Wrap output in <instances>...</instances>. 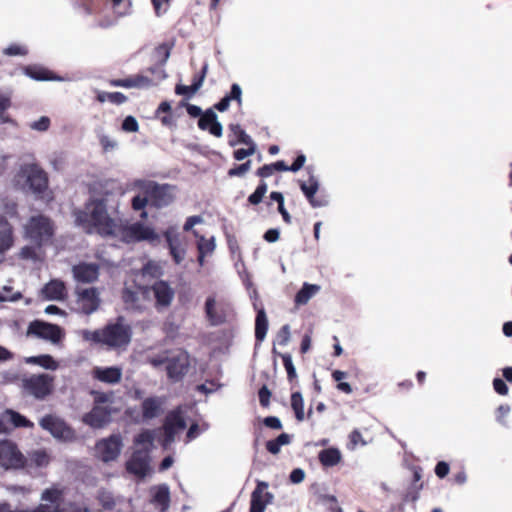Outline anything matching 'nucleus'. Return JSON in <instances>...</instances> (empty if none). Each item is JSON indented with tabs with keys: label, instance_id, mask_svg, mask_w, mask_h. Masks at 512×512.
I'll return each instance as SVG.
<instances>
[{
	"label": "nucleus",
	"instance_id": "f257e3e1",
	"mask_svg": "<svg viewBox=\"0 0 512 512\" xmlns=\"http://www.w3.org/2000/svg\"><path fill=\"white\" fill-rule=\"evenodd\" d=\"M120 192L114 182L97 183L89 201L75 212V221L85 232L120 236L125 242L158 239L155 231L142 223L124 226L119 213Z\"/></svg>",
	"mask_w": 512,
	"mask_h": 512
},
{
	"label": "nucleus",
	"instance_id": "f03ea898",
	"mask_svg": "<svg viewBox=\"0 0 512 512\" xmlns=\"http://www.w3.org/2000/svg\"><path fill=\"white\" fill-rule=\"evenodd\" d=\"M12 185L21 191L30 190L37 197H44L48 189V176L36 164H23L12 179Z\"/></svg>",
	"mask_w": 512,
	"mask_h": 512
},
{
	"label": "nucleus",
	"instance_id": "7ed1b4c3",
	"mask_svg": "<svg viewBox=\"0 0 512 512\" xmlns=\"http://www.w3.org/2000/svg\"><path fill=\"white\" fill-rule=\"evenodd\" d=\"M102 344L110 348L128 346L132 338L131 326L123 317H118L113 323H108L101 329Z\"/></svg>",
	"mask_w": 512,
	"mask_h": 512
},
{
	"label": "nucleus",
	"instance_id": "20e7f679",
	"mask_svg": "<svg viewBox=\"0 0 512 512\" xmlns=\"http://www.w3.org/2000/svg\"><path fill=\"white\" fill-rule=\"evenodd\" d=\"M54 234L51 220L43 215L32 216L24 226L25 238L32 241L39 248L49 242Z\"/></svg>",
	"mask_w": 512,
	"mask_h": 512
},
{
	"label": "nucleus",
	"instance_id": "39448f33",
	"mask_svg": "<svg viewBox=\"0 0 512 512\" xmlns=\"http://www.w3.org/2000/svg\"><path fill=\"white\" fill-rule=\"evenodd\" d=\"M54 380V376L47 373L32 374L22 379V389L36 400H44L53 392Z\"/></svg>",
	"mask_w": 512,
	"mask_h": 512
},
{
	"label": "nucleus",
	"instance_id": "423d86ee",
	"mask_svg": "<svg viewBox=\"0 0 512 512\" xmlns=\"http://www.w3.org/2000/svg\"><path fill=\"white\" fill-rule=\"evenodd\" d=\"M28 459L11 440L0 441V468L19 470L26 467Z\"/></svg>",
	"mask_w": 512,
	"mask_h": 512
},
{
	"label": "nucleus",
	"instance_id": "0eeeda50",
	"mask_svg": "<svg viewBox=\"0 0 512 512\" xmlns=\"http://www.w3.org/2000/svg\"><path fill=\"white\" fill-rule=\"evenodd\" d=\"M27 336H34L57 345L64 338V331L56 324L34 320L28 326Z\"/></svg>",
	"mask_w": 512,
	"mask_h": 512
},
{
	"label": "nucleus",
	"instance_id": "6e6552de",
	"mask_svg": "<svg viewBox=\"0 0 512 512\" xmlns=\"http://www.w3.org/2000/svg\"><path fill=\"white\" fill-rule=\"evenodd\" d=\"M39 425L58 440L68 442L75 438L74 430L58 416L46 415L40 420Z\"/></svg>",
	"mask_w": 512,
	"mask_h": 512
},
{
	"label": "nucleus",
	"instance_id": "1a4fd4ad",
	"mask_svg": "<svg viewBox=\"0 0 512 512\" xmlns=\"http://www.w3.org/2000/svg\"><path fill=\"white\" fill-rule=\"evenodd\" d=\"M186 422L180 410H174L167 414L163 425L164 436L161 445L164 450L170 449L171 445L175 442L176 435L184 430Z\"/></svg>",
	"mask_w": 512,
	"mask_h": 512
},
{
	"label": "nucleus",
	"instance_id": "9d476101",
	"mask_svg": "<svg viewBox=\"0 0 512 512\" xmlns=\"http://www.w3.org/2000/svg\"><path fill=\"white\" fill-rule=\"evenodd\" d=\"M150 462L151 457L147 450H134L126 461V471L135 478L142 480L152 472Z\"/></svg>",
	"mask_w": 512,
	"mask_h": 512
},
{
	"label": "nucleus",
	"instance_id": "9b49d317",
	"mask_svg": "<svg viewBox=\"0 0 512 512\" xmlns=\"http://www.w3.org/2000/svg\"><path fill=\"white\" fill-rule=\"evenodd\" d=\"M123 447V440L120 434H112L96 443L97 456L103 462H111L118 458Z\"/></svg>",
	"mask_w": 512,
	"mask_h": 512
},
{
	"label": "nucleus",
	"instance_id": "f8f14e48",
	"mask_svg": "<svg viewBox=\"0 0 512 512\" xmlns=\"http://www.w3.org/2000/svg\"><path fill=\"white\" fill-rule=\"evenodd\" d=\"M190 362L189 355L185 351H178L167 361V374L173 381H179L188 372Z\"/></svg>",
	"mask_w": 512,
	"mask_h": 512
},
{
	"label": "nucleus",
	"instance_id": "ddd939ff",
	"mask_svg": "<svg viewBox=\"0 0 512 512\" xmlns=\"http://www.w3.org/2000/svg\"><path fill=\"white\" fill-rule=\"evenodd\" d=\"M112 412L111 406H93L91 411L83 415L82 421L93 429H100L110 423Z\"/></svg>",
	"mask_w": 512,
	"mask_h": 512
},
{
	"label": "nucleus",
	"instance_id": "4468645a",
	"mask_svg": "<svg viewBox=\"0 0 512 512\" xmlns=\"http://www.w3.org/2000/svg\"><path fill=\"white\" fill-rule=\"evenodd\" d=\"M269 484L265 481H257V486L251 494L250 512H265L266 506L273 501V494L266 491Z\"/></svg>",
	"mask_w": 512,
	"mask_h": 512
},
{
	"label": "nucleus",
	"instance_id": "2eb2a0df",
	"mask_svg": "<svg viewBox=\"0 0 512 512\" xmlns=\"http://www.w3.org/2000/svg\"><path fill=\"white\" fill-rule=\"evenodd\" d=\"M170 255L176 264H181L186 256V248L184 247L180 233L175 227H169L164 232Z\"/></svg>",
	"mask_w": 512,
	"mask_h": 512
},
{
	"label": "nucleus",
	"instance_id": "dca6fc26",
	"mask_svg": "<svg viewBox=\"0 0 512 512\" xmlns=\"http://www.w3.org/2000/svg\"><path fill=\"white\" fill-rule=\"evenodd\" d=\"M100 304L99 293L95 288H86L77 292V306L84 314H92Z\"/></svg>",
	"mask_w": 512,
	"mask_h": 512
},
{
	"label": "nucleus",
	"instance_id": "f3484780",
	"mask_svg": "<svg viewBox=\"0 0 512 512\" xmlns=\"http://www.w3.org/2000/svg\"><path fill=\"white\" fill-rule=\"evenodd\" d=\"M174 187L169 184L155 183L149 196L150 203L156 208H163L174 201Z\"/></svg>",
	"mask_w": 512,
	"mask_h": 512
},
{
	"label": "nucleus",
	"instance_id": "a211bd4d",
	"mask_svg": "<svg viewBox=\"0 0 512 512\" xmlns=\"http://www.w3.org/2000/svg\"><path fill=\"white\" fill-rule=\"evenodd\" d=\"M155 53L159 60V63H157L154 66L149 67L145 71V74L150 76V78H152L155 81V85H157L158 83H160L162 80H164L167 77L164 66H165V63L167 62V60L169 59L170 51H169L168 47L162 45L156 49Z\"/></svg>",
	"mask_w": 512,
	"mask_h": 512
},
{
	"label": "nucleus",
	"instance_id": "6ab92c4d",
	"mask_svg": "<svg viewBox=\"0 0 512 512\" xmlns=\"http://www.w3.org/2000/svg\"><path fill=\"white\" fill-rule=\"evenodd\" d=\"M150 503L159 512H165L170 506V489L167 484H160L150 488Z\"/></svg>",
	"mask_w": 512,
	"mask_h": 512
},
{
	"label": "nucleus",
	"instance_id": "aec40b11",
	"mask_svg": "<svg viewBox=\"0 0 512 512\" xmlns=\"http://www.w3.org/2000/svg\"><path fill=\"white\" fill-rule=\"evenodd\" d=\"M198 127L204 131L208 130L211 135L218 138L223 135V126L218 121V116L212 108L205 110L200 116Z\"/></svg>",
	"mask_w": 512,
	"mask_h": 512
},
{
	"label": "nucleus",
	"instance_id": "412c9836",
	"mask_svg": "<svg viewBox=\"0 0 512 512\" xmlns=\"http://www.w3.org/2000/svg\"><path fill=\"white\" fill-rule=\"evenodd\" d=\"M251 297H254L253 306L254 309L257 311L256 319H255V337L257 341L262 342L267 334L268 330V319L265 312L264 307L261 305H258L257 302V291L254 289L252 292Z\"/></svg>",
	"mask_w": 512,
	"mask_h": 512
},
{
	"label": "nucleus",
	"instance_id": "4be33fe9",
	"mask_svg": "<svg viewBox=\"0 0 512 512\" xmlns=\"http://www.w3.org/2000/svg\"><path fill=\"white\" fill-rule=\"evenodd\" d=\"M92 377L106 384H117L122 378V369L117 366L111 367H94L92 370Z\"/></svg>",
	"mask_w": 512,
	"mask_h": 512
},
{
	"label": "nucleus",
	"instance_id": "5701e85b",
	"mask_svg": "<svg viewBox=\"0 0 512 512\" xmlns=\"http://www.w3.org/2000/svg\"><path fill=\"white\" fill-rule=\"evenodd\" d=\"M59 499V488L45 489L41 494L42 503L33 509L20 510L19 512H54V503Z\"/></svg>",
	"mask_w": 512,
	"mask_h": 512
},
{
	"label": "nucleus",
	"instance_id": "b1692460",
	"mask_svg": "<svg viewBox=\"0 0 512 512\" xmlns=\"http://www.w3.org/2000/svg\"><path fill=\"white\" fill-rule=\"evenodd\" d=\"M72 271L74 278L83 283L93 282L99 276V266L96 263H80Z\"/></svg>",
	"mask_w": 512,
	"mask_h": 512
},
{
	"label": "nucleus",
	"instance_id": "393cba45",
	"mask_svg": "<svg viewBox=\"0 0 512 512\" xmlns=\"http://www.w3.org/2000/svg\"><path fill=\"white\" fill-rule=\"evenodd\" d=\"M166 398L159 396L147 397L141 404L142 416L144 419H153L162 413V407Z\"/></svg>",
	"mask_w": 512,
	"mask_h": 512
},
{
	"label": "nucleus",
	"instance_id": "a878e982",
	"mask_svg": "<svg viewBox=\"0 0 512 512\" xmlns=\"http://www.w3.org/2000/svg\"><path fill=\"white\" fill-rule=\"evenodd\" d=\"M300 189L313 208H319L326 205V202L315 198V194L319 189V181L314 175H310L307 182H300Z\"/></svg>",
	"mask_w": 512,
	"mask_h": 512
},
{
	"label": "nucleus",
	"instance_id": "bb28decb",
	"mask_svg": "<svg viewBox=\"0 0 512 512\" xmlns=\"http://www.w3.org/2000/svg\"><path fill=\"white\" fill-rule=\"evenodd\" d=\"M24 73L26 76L36 81H65V78L57 76L49 69L39 65H29L25 67Z\"/></svg>",
	"mask_w": 512,
	"mask_h": 512
},
{
	"label": "nucleus",
	"instance_id": "cd10ccee",
	"mask_svg": "<svg viewBox=\"0 0 512 512\" xmlns=\"http://www.w3.org/2000/svg\"><path fill=\"white\" fill-rule=\"evenodd\" d=\"M158 306L167 307L174 298V290L164 281H158L152 286Z\"/></svg>",
	"mask_w": 512,
	"mask_h": 512
},
{
	"label": "nucleus",
	"instance_id": "c85d7f7f",
	"mask_svg": "<svg viewBox=\"0 0 512 512\" xmlns=\"http://www.w3.org/2000/svg\"><path fill=\"white\" fill-rule=\"evenodd\" d=\"M14 243L13 230L9 222L0 216V254L7 252Z\"/></svg>",
	"mask_w": 512,
	"mask_h": 512
},
{
	"label": "nucleus",
	"instance_id": "c756f323",
	"mask_svg": "<svg viewBox=\"0 0 512 512\" xmlns=\"http://www.w3.org/2000/svg\"><path fill=\"white\" fill-rule=\"evenodd\" d=\"M54 512H91L83 503L65 502L63 490L59 489V499L54 503Z\"/></svg>",
	"mask_w": 512,
	"mask_h": 512
},
{
	"label": "nucleus",
	"instance_id": "7c9ffc66",
	"mask_svg": "<svg viewBox=\"0 0 512 512\" xmlns=\"http://www.w3.org/2000/svg\"><path fill=\"white\" fill-rule=\"evenodd\" d=\"M65 292V285L60 280H51L42 289L44 297L48 300H62Z\"/></svg>",
	"mask_w": 512,
	"mask_h": 512
},
{
	"label": "nucleus",
	"instance_id": "2f4dec72",
	"mask_svg": "<svg viewBox=\"0 0 512 512\" xmlns=\"http://www.w3.org/2000/svg\"><path fill=\"white\" fill-rule=\"evenodd\" d=\"M320 290L319 285L305 282L295 295V304L298 306L307 304Z\"/></svg>",
	"mask_w": 512,
	"mask_h": 512
},
{
	"label": "nucleus",
	"instance_id": "473e14b6",
	"mask_svg": "<svg viewBox=\"0 0 512 512\" xmlns=\"http://www.w3.org/2000/svg\"><path fill=\"white\" fill-rule=\"evenodd\" d=\"M154 439L155 433L153 430H143L134 437V445L136 446L135 450H147L148 454H150L154 445Z\"/></svg>",
	"mask_w": 512,
	"mask_h": 512
},
{
	"label": "nucleus",
	"instance_id": "72a5a7b5",
	"mask_svg": "<svg viewBox=\"0 0 512 512\" xmlns=\"http://www.w3.org/2000/svg\"><path fill=\"white\" fill-rule=\"evenodd\" d=\"M25 362L27 364L38 365L46 370L55 371L59 368V363L48 354L27 357Z\"/></svg>",
	"mask_w": 512,
	"mask_h": 512
},
{
	"label": "nucleus",
	"instance_id": "f704fd0d",
	"mask_svg": "<svg viewBox=\"0 0 512 512\" xmlns=\"http://www.w3.org/2000/svg\"><path fill=\"white\" fill-rule=\"evenodd\" d=\"M3 418H6V421L10 422L15 428H32L34 426L33 422L12 409H6L3 412Z\"/></svg>",
	"mask_w": 512,
	"mask_h": 512
},
{
	"label": "nucleus",
	"instance_id": "c9c22d12",
	"mask_svg": "<svg viewBox=\"0 0 512 512\" xmlns=\"http://www.w3.org/2000/svg\"><path fill=\"white\" fill-rule=\"evenodd\" d=\"M319 461L325 467L337 465L341 460V453L337 448H328L319 452Z\"/></svg>",
	"mask_w": 512,
	"mask_h": 512
},
{
	"label": "nucleus",
	"instance_id": "e433bc0d",
	"mask_svg": "<svg viewBox=\"0 0 512 512\" xmlns=\"http://www.w3.org/2000/svg\"><path fill=\"white\" fill-rule=\"evenodd\" d=\"M235 140H230V146L234 147L238 144L252 145L255 144L253 139L241 128L239 124H231L229 126Z\"/></svg>",
	"mask_w": 512,
	"mask_h": 512
},
{
	"label": "nucleus",
	"instance_id": "4c0bfd02",
	"mask_svg": "<svg viewBox=\"0 0 512 512\" xmlns=\"http://www.w3.org/2000/svg\"><path fill=\"white\" fill-rule=\"evenodd\" d=\"M192 232H193V235L198 239L197 240L198 253L211 255L216 248L214 236L207 239L204 236L199 235V233L196 230H193Z\"/></svg>",
	"mask_w": 512,
	"mask_h": 512
},
{
	"label": "nucleus",
	"instance_id": "58836bf2",
	"mask_svg": "<svg viewBox=\"0 0 512 512\" xmlns=\"http://www.w3.org/2000/svg\"><path fill=\"white\" fill-rule=\"evenodd\" d=\"M112 4L115 19L124 18L132 14L131 0H109Z\"/></svg>",
	"mask_w": 512,
	"mask_h": 512
},
{
	"label": "nucleus",
	"instance_id": "ea45409f",
	"mask_svg": "<svg viewBox=\"0 0 512 512\" xmlns=\"http://www.w3.org/2000/svg\"><path fill=\"white\" fill-rule=\"evenodd\" d=\"M155 183L156 182L152 180L136 179L128 185V190L138 191L140 193H143L144 196L149 197Z\"/></svg>",
	"mask_w": 512,
	"mask_h": 512
},
{
	"label": "nucleus",
	"instance_id": "a19ab883",
	"mask_svg": "<svg viewBox=\"0 0 512 512\" xmlns=\"http://www.w3.org/2000/svg\"><path fill=\"white\" fill-rule=\"evenodd\" d=\"M291 442V437L287 433L280 434L276 439L269 440L266 443V448L271 454H278L280 449L284 445H288Z\"/></svg>",
	"mask_w": 512,
	"mask_h": 512
},
{
	"label": "nucleus",
	"instance_id": "79ce46f5",
	"mask_svg": "<svg viewBox=\"0 0 512 512\" xmlns=\"http://www.w3.org/2000/svg\"><path fill=\"white\" fill-rule=\"evenodd\" d=\"M97 100L101 103L108 101L113 104L120 105L127 101V97L121 92L99 91L97 94Z\"/></svg>",
	"mask_w": 512,
	"mask_h": 512
},
{
	"label": "nucleus",
	"instance_id": "37998d69",
	"mask_svg": "<svg viewBox=\"0 0 512 512\" xmlns=\"http://www.w3.org/2000/svg\"><path fill=\"white\" fill-rule=\"evenodd\" d=\"M291 407L295 413V417L298 421H303L304 414V401L300 392H294L291 395Z\"/></svg>",
	"mask_w": 512,
	"mask_h": 512
},
{
	"label": "nucleus",
	"instance_id": "c03bdc74",
	"mask_svg": "<svg viewBox=\"0 0 512 512\" xmlns=\"http://www.w3.org/2000/svg\"><path fill=\"white\" fill-rule=\"evenodd\" d=\"M216 300L214 297H208L205 302V312L212 325H218L222 322L221 316L215 311Z\"/></svg>",
	"mask_w": 512,
	"mask_h": 512
},
{
	"label": "nucleus",
	"instance_id": "a18cd8bd",
	"mask_svg": "<svg viewBox=\"0 0 512 512\" xmlns=\"http://www.w3.org/2000/svg\"><path fill=\"white\" fill-rule=\"evenodd\" d=\"M30 462L36 467H46L50 463V457L45 450H36L30 454Z\"/></svg>",
	"mask_w": 512,
	"mask_h": 512
},
{
	"label": "nucleus",
	"instance_id": "49530a36",
	"mask_svg": "<svg viewBox=\"0 0 512 512\" xmlns=\"http://www.w3.org/2000/svg\"><path fill=\"white\" fill-rule=\"evenodd\" d=\"M152 86H155V81L150 78V76L146 75L145 72L132 76V88L143 89Z\"/></svg>",
	"mask_w": 512,
	"mask_h": 512
},
{
	"label": "nucleus",
	"instance_id": "de8ad7c7",
	"mask_svg": "<svg viewBox=\"0 0 512 512\" xmlns=\"http://www.w3.org/2000/svg\"><path fill=\"white\" fill-rule=\"evenodd\" d=\"M22 298L19 291L13 292L11 286L5 285L0 289V302H16Z\"/></svg>",
	"mask_w": 512,
	"mask_h": 512
},
{
	"label": "nucleus",
	"instance_id": "09e8293b",
	"mask_svg": "<svg viewBox=\"0 0 512 512\" xmlns=\"http://www.w3.org/2000/svg\"><path fill=\"white\" fill-rule=\"evenodd\" d=\"M148 202H150L148 196L138 194L132 198V208L135 211H141L140 217L143 219L147 217V212L144 210V208L147 206Z\"/></svg>",
	"mask_w": 512,
	"mask_h": 512
},
{
	"label": "nucleus",
	"instance_id": "8fccbe9b",
	"mask_svg": "<svg viewBox=\"0 0 512 512\" xmlns=\"http://www.w3.org/2000/svg\"><path fill=\"white\" fill-rule=\"evenodd\" d=\"M283 360V365L285 367V370L287 372V376H288V379L290 381H292L293 379H295L297 377V373H296V369H295V366L293 364V361H292V357L290 354H282V353H277Z\"/></svg>",
	"mask_w": 512,
	"mask_h": 512
},
{
	"label": "nucleus",
	"instance_id": "3c124183",
	"mask_svg": "<svg viewBox=\"0 0 512 512\" xmlns=\"http://www.w3.org/2000/svg\"><path fill=\"white\" fill-rule=\"evenodd\" d=\"M98 139H99L100 145L102 146L104 152L113 151V150L117 149V147H118L117 140L110 137L107 134L99 133Z\"/></svg>",
	"mask_w": 512,
	"mask_h": 512
},
{
	"label": "nucleus",
	"instance_id": "603ef678",
	"mask_svg": "<svg viewBox=\"0 0 512 512\" xmlns=\"http://www.w3.org/2000/svg\"><path fill=\"white\" fill-rule=\"evenodd\" d=\"M91 394L94 398V405L93 406H110L112 403L113 395L112 393H105V392H99V391H91Z\"/></svg>",
	"mask_w": 512,
	"mask_h": 512
},
{
	"label": "nucleus",
	"instance_id": "864d4df0",
	"mask_svg": "<svg viewBox=\"0 0 512 512\" xmlns=\"http://www.w3.org/2000/svg\"><path fill=\"white\" fill-rule=\"evenodd\" d=\"M143 276L158 277L161 274V267L158 263L149 261L142 268Z\"/></svg>",
	"mask_w": 512,
	"mask_h": 512
},
{
	"label": "nucleus",
	"instance_id": "5fc2aeb1",
	"mask_svg": "<svg viewBox=\"0 0 512 512\" xmlns=\"http://www.w3.org/2000/svg\"><path fill=\"white\" fill-rule=\"evenodd\" d=\"M121 128L125 132L133 133L139 130V124L134 116L129 115L123 120Z\"/></svg>",
	"mask_w": 512,
	"mask_h": 512
},
{
	"label": "nucleus",
	"instance_id": "6e6d98bb",
	"mask_svg": "<svg viewBox=\"0 0 512 512\" xmlns=\"http://www.w3.org/2000/svg\"><path fill=\"white\" fill-rule=\"evenodd\" d=\"M81 335H82L83 339L86 341L96 343V344H102L101 329L94 330V331L82 330Z\"/></svg>",
	"mask_w": 512,
	"mask_h": 512
},
{
	"label": "nucleus",
	"instance_id": "4d7b16f0",
	"mask_svg": "<svg viewBox=\"0 0 512 512\" xmlns=\"http://www.w3.org/2000/svg\"><path fill=\"white\" fill-rule=\"evenodd\" d=\"M0 210L8 216L13 217L17 214V204L14 201L2 199L0 201Z\"/></svg>",
	"mask_w": 512,
	"mask_h": 512
},
{
	"label": "nucleus",
	"instance_id": "13d9d810",
	"mask_svg": "<svg viewBox=\"0 0 512 512\" xmlns=\"http://www.w3.org/2000/svg\"><path fill=\"white\" fill-rule=\"evenodd\" d=\"M20 257L25 260L37 261L39 259L38 249L34 246H24L20 251Z\"/></svg>",
	"mask_w": 512,
	"mask_h": 512
},
{
	"label": "nucleus",
	"instance_id": "bf43d9fd",
	"mask_svg": "<svg viewBox=\"0 0 512 512\" xmlns=\"http://www.w3.org/2000/svg\"><path fill=\"white\" fill-rule=\"evenodd\" d=\"M251 168V161L248 160L245 163H242L234 168H231L228 171V175L230 177H241L245 175Z\"/></svg>",
	"mask_w": 512,
	"mask_h": 512
},
{
	"label": "nucleus",
	"instance_id": "052dcab7",
	"mask_svg": "<svg viewBox=\"0 0 512 512\" xmlns=\"http://www.w3.org/2000/svg\"><path fill=\"white\" fill-rule=\"evenodd\" d=\"M291 333L290 326L288 324L284 325L276 336V341L281 346H286L290 341Z\"/></svg>",
	"mask_w": 512,
	"mask_h": 512
},
{
	"label": "nucleus",
	"instance_id": "680f3d73",
	"mask_svg": "<svg viewBox=\"0 0 512 512\" xmlns=\"http://www.w3.org/2000/svg\"><path fill=\"white\" fill-rule=\"evenodd\" d=\"M3 53L7 56H24L28 53L25 46L12 44L3 50Z\"/></svg>",
	"mask_w": 512,
	"mask_h": 512
},
{
	"label": "nucleus",
	"instance_id": "e2e57ef3",
	"mask_svg": "<svg viewBox=\"0 0 512 512\" xmlns=\"http://www.w3.org/2000/svg\"><path fill=\"white\" fill-rule=\"evenodd\" d=\"M226 98H229V101H236L238 105L242 104V89L239 84L233 83L231 85V90L229 94L225 95Z\"/></svg>",
	"mask_w": 512,
	"mask_h": 512
},
{
	"label": "nucleus",
	"instance_id": "0e129e2a",
	"mask_svg": "<svg viewBox=\"0 0 512 512\" xmlns=\"http://www.w3.org/2000/svg\"><path fill=\"white\" fill-rule=\"evenodd\" d=\"M511 409L509 405H500L496 410V420L502 426H507L506 417L509 415Z\"/></svg>",
	"mask_w": 512,
	"mask_h": 512
},
{
	"label": "nucleus",
	"instance_id": "69168bd1",
	"mask_svg": "<svg viewBox=\"0 0 512 512\" xmlns=\"http://www.w3.org/2000/svg\"><path fill=\"white\" fill-rule=\"evenodd\" d=\"M247 146H248L247 149L241 148V149H237V150L234 151V158L237 161H242L246 157L251 156V155H253L255 153V151H256V144L247 145Z\"/></svg>",
	"mask_w": 512,
	"mask_h": 512
},
{
	"label": "nucleus",
	"instance_id": "338daca9",
	"mask_svg": "<svg viewBox=\"0 0 512 512\" xmlns=\"http://www.w3.org/2000/svg\"><path fill=\"white\" fill-rule=\"evenodd\" d=\"M349 440V448L352 450L355 449V447L359 444L362 446H365L367 444L359 430H353L349 435Z\"/></svg>",
	"mask_w": 512,
	"mask_h": 512
},
{
	"label": "nucleus",
	"instance_id": "774afa93",
	"mask_svg": "<svg viewBox=\"0 0 512 512\" xmlns=\"http://www.w3.org/2000/svg\"><path fill=\"white\" fill-rule=\"evenodd\" d=\"M50 126V119L46 116L40 117L37 121L30 124V128L36 131H47Z\"/></svg>",
	"mask_w": 512,
	"mask_h": 512
}]
</instances>
